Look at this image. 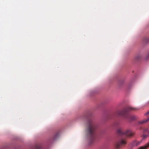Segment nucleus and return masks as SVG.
<instances>
[{"label":"nucleus","mask_w":149,"mask_h":149,"mask_svg":"<svg viewBox=\"0 0 149 149\" xmlns=\"http://www.w3.org/2000/svg\"><path fill=\"white\" fill-rule=\"evenodd\" d=\"M149 57V53L146 56L147 58H148Z\"/></svg>","instance_id":"nucleus-14"},{"label":"nucleus","mask_w":149,"mask_h":149,"mask_svg":"<svg viewBox=\"0 0 149 149\" xmlns=\"http://www.w3.org/2000/svg\"><path fill=\"white\" fill-rule=\"evenodd\" d=\"M149 114V111H148V112H147V113H146L145 114V115H147L148 114Z\"/></svg>","instance_id":"nucleus-13"},{"label":"nucleus","mask_w":149,"mask_h":149,"mask_svg":"<svg viewBox=\"0 0 149 149\" xmlns=\"http://www.w3.org/2000/svg\"><path fill=\"white\" fill-rule=\"evenodd\" d=\"M97 125L91 120H88L87 123L86 132L89 139V143L91 144L95 141L96 137V130Z\"/></svg>","instance_id":"nucleus-1"},{"label":"nucleus","mask_w":149,"mask_h":149,"mask_svg":"<svg viewBox=\"0 0 149 149\" xmlns=\"http://www.w3.org/2000/svg\"><path fill=\"white\" fill-rule=\"evenodd\" d=\"M127 143L125 139L122 138L115 143V146L116 149H119L121 147L125 146Z\"/></svg>","instance_id":"nucleus-4"},{"label":"nucleus","mask_w":149,"mask_h":149,"mask_svg":"<svg viewBox=\"0 0 149 149\" xmlns=\"http://www.w3.org/2000/svg\"><path fill=\"white\" fill-rule=\"evenodd\" d=\"M145 132H148L149 134V127L148 128L145 129L144 130Z\"/></svg>","instance_id":"nucleus-10"},{"label":"nucleus","mask_w":149,"mask_h":149,"mask_svg":"<svg viewBox=\"0 0 149 149\" xmlns=\"http://www.w3.org/2000/svg\"><path fill=\"white\" fill-rule=\"evenodd\" d=\"M137 109L135 108H133L131 107H128L125 109L123 110L118 112L117 114L120 116L123 117L129 120H134L135 119L134 116H131L129 112L132 111L136 110Z\"/></svg>","instance_id":"nucleus-2"},{"label":"nucleus","mask_w":149,"mask_h":149,"mask_svg":"<svg viewBox=\"0 0 149 149\" xmlns=\"http://www.w3.org/2000/svg\"><path fill=\"white\" fill-rule=\"evenodd\" d=\"M149 146V143L145 145L144 146H141L138 149H146Z\"/></svg>","instance_id":"nucleus-5"},{"label":"nucleus","mask_w":149,"mask_h":149,"mask_svg":"<svg viewBox=\"0 0 149 149\" xmlns=\"http://www.w3.org/2000/svg\"><path fill=\"white\" fill-rule=\"evenodd\" d=\"M143 138L144 139V138H146L147 136V135H146L143 134Z\"/></svg>","instance_id":"nucleus-12"},{"label":"nucleus","mask_w":149,"mask_h":149,"mask_svg":"<svg viewBox=\"0 0 149 149\" xmlns=\"http://www.w3.org/2000/svg\"><path fill=\"white\" fill-rule=\"evenodd\" d=\"M124 83V81L123 80H120L119 81L118 84H119L120 86H121Z\"/></svg>","instance_id":"nucleus-9"},{"label":"nucleus","mask_w":149,"mask_h":149,"mask_svg":"<svg viewBox=\"0 0 149 149\" xmlns=\"http://www.w3.org/2000/svg\"><path fill=\"white\" fill-rule=\"evenodd\" d=\"M35 149H42V148L40 146H36Z\"/></svg>","instance_id":"nucleus-11"},{"label":"nucleus","mask_w":149,"mask_h":149,"mask_svg":"<svg viewBox=\"0 0 149 149\" xmlns=\"http://www.w3.org/2000/svg\"><path fill=\"white\" fill-rule=\"evenodd\" d=\"M140 142H137L136 141H134L133 143V145L134 146H137L140 144Z\"/></svg>","instance_id":"nucleus-8"},{"label":"nucleus","mask_w":149,"mask_h":149,"mask_svg":"<svg viewBox=\"0 0 149 149\" xmlns=\"http://www.w3.org/2000/svg\"><path fill=\"white\" fill-rule=\"evenodd\" d=\"M141 58V56L140 55H138L135 58V59L137 61L139 60Z\"/></svg>","instance_id":"nucleus-6"},{"label":"nucleus","mask_w":149,"mask_h":149,"mask_svg":"<svg viewBox=\"0 0 149 149\" xmlns=\"http://www.w3.org/2000/svg\"><path fill=\"white\" fill-rule=\"evenodd\" d=\"M149 121V118L145 120H143L139 121V123L141 124H143L144 123H146V122H148Z\"/></svg>","instance_id":"nucleus-7"},{"label":"nucleus","mask_w":149,"mask_h":149,"mask_svg":"<svg viewBox=\"0 0 149 149\" xmlns=\"http://www.w3.org/2000/svg\"><path fill=\"white\" fill-rule=\"evenodd\" d=\"M117 133L119 135L125 136L127 137H131L134 134V132L131 130H127L124 132L123 131L122 129L120 128L117 129Z\"/></svg>","instance_id":"nucleus-3"}]
</instances>
